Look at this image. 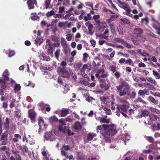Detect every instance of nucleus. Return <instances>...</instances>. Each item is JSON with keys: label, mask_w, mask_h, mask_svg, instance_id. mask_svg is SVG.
I'll use <instances>...</instances> for the list:
<instances>
[{"label": "nucleus", "mask_w": 160, "mask_h": 160, "mask_svg": "<svg viewBox=\"0 0 160 160\" xmlns=\"http://www.w3.org/2000/svg\"><path fill=\"white\" fill-rule=\"evenodd\" d=\"M157 122L156 124H154L152 127V129L153 131H156L157 130H158L160 129V124L158 123V122H160V121H157L156 120L154 121V122Z\"/></svg>", "instance_id": "4be33fe9"}, {"label": "nucleus", "mask_w": 160, "mask_h": 160, "mask_svg": "<svg viewBox=\"0 0 160 160\" xmlns=\"http://www.w3.org/2000/svg\"><path fill=\"white\" fill-rule=\"evenodd\" d=\"M39 17L37 16L36 13H32L31 14V18L32 20H37L39 18Z\"/></svg>", "instance_id": "ea45409f"}, {"label": "nucleus", "mask_w": 160, "mask_h": 160, "mask_svg": "<svg viewBox=\"0 0 160 160\" xmlns=\"http://www.w3.org/2000/svg\"><path fill=\"white\" fill-rule=\"evenodd\" d=\"M81 15L79 16V19L80 20H82L84 18L83 15L84 14V12L83 10L80 11Z\"/></svg>", "instance_id": "13d9d810"}, {"label": "nucleus", "mask_w": 160, "mask_h": 160, "mask_svg": "<svg viewBox=\"0 0 160 160\" xmlns=\"http://www.w3.org/2000/svg\"><path fill=\"white\" fill-rule=\"evenodd\" d=\"M149 100L153 103H155L156 100L152 96H150L149 97Z\"/></svg>", "instance_id": "0e129e2a"}, {"label": "nucleus", "mask_w": 160, "mask_h": 160, "mask_svg": "<svg viewBox=\"0 0 160 160\" xmlns=\"http://www.w3.org/2000/svg\"><path fill=\"white\" fill-rule=\"evenodd\" d=\"M129 104L120 105L117 106V109L122 114V115L126 118L128 116L124 112L127 111V109L128 107Z\"/></svg>", "instance_id": "20e7f679"}, {"label": "nucleus", "mask_w": 160, "mask_h": 160, "mask_svg": "<svg viewBox=\"0 0 160 160\" xmlns=\"http://www.w3.org/2000/svg\"><path fill=\"white\" fill-rule=\"evenodd\" d=\"M119 3V6L122 8H123L126 11H128L130 8L128 4L123 2H121L119 1L118 2Z\"/></svg>", "instance_id": "412c9836"}, {"label": "nucleus", "mask_w": 160, "mask_h": 160, "mask_svg": "<svg viewBox=\"0 0 160 160\" xmlns=\"http://www.w3.org/2000/svg\"><path fill=\"white\" fill-rule=\"evenodd\" d=\"M148 81L150 82V83L154 84L155 85H156V82L154 79L152 78H149L147 79Z\"/></svg>", "instance_id": "c03bdc74"}, {"label": "nucleus", "mask_w": 160, "mask_h": 160, "mask_svg": "<svg viewBox=\"0 0 160 160\" xmlns=\"http://www.w3.org/2000/svg\"><path fill=\"white\" fill-rule=\"evenodd\" d=\"M134 33L137 35V36H138L139 34H141L143 32L142 29L140 28H136L134 31Z\"/></svg>", "instance_id": "7c9ffc66"}, {"label": "nucleus", "mask_w": 160, "mask_h": 160, "mask_svg": "<svg viewBox=\"0 0 160 160\" xmlns=\"http://www.w3.org/2000/svg\"><path fill=\"white\" fill-rule=\"evenodd\" d=\"M100 18L99 15H94L92 17L93 19L95 21L96 23L98 25H99L100 24V21L98 20Z\"/></svg>", "instance_id": "5701e85b"}, {"label": "nucleus", "mask_w": 160, "mask_h": 160, "mask_svg": "<svg viewBox=\"0 0 160 160\" xmlns=\"http://www.w3.org/2000/svg\"><path fill=\"white\" fill-rule=\"evenodd\" d=\"M0 150L5 151L7 154L9 153L8 148L6 146L1 147L0 148Z\"/></svg>", "instance_id": "4c0bfd02"}, {"label": "nucleus", "mask_w": 160, "mask_h": 160, "mask_svg": "<svg viewBox=\"0 0 160 160\" xmlns=\"http://www.w3.org/2000/svg\"><path fill=\"white\" fill-rule=\"evenodd\" d=\"M96 134L94 133H90L87 135V139L88 141H90L95 136Z\"/></svg>", "instance_id": "72a5a7b5"}, {"label": "nucleus", "mask_w": 160, "mask_h": 160, "mask_svg": "<svg viewBox=\"0 0 160 160\" xmlns=\"http://www.w3.org/2000/svg\"><path fill=\"white\" fill-rule=\"evenodd\" d=\"M86 100L87 101L89 102H92L93 100H95V99L92 97H88L86 98Z\"/></svg>", "instance_id": "052dcab7"}, {"label": "nucleus", "mask_w": 160, "mask_h": 160, "mask_svg": "<svg viewBox=\"0 0 160 160\" xmlns=\"http://www.w3.org/2000/svg\"><path fill=\"white\" fill-rule=\"evenodd\" d=\"M29 117L31 118L32 122H33L35 119L36 114L35 112L31 109L30 110L28 111Z\"/></svg>", "instance_id": "ddd939ff"}, {"label": "nucleus", "mask_w": 160, "mask_h": 160, "mask_svg": "<svg viewBox=\"0 0 160 160\" xmlns=\"http://www.w3.org/2000/svg\"><path fill=\"white\" fill-rule=\"evenodd\" d=\"M60 52V50L59 49L57 50L55 53V57L57 59H58L59 56V54Z\"/></svg>", "instance_id": "8fccbe9b"}, {"label": "nucleus", "mask_w": 160, "mask_h": 160, "mask_svg": "<svg viewBox=\"0 0 160 160\" xmlns=\"http://www.w3.org/2000/svg\"><path fill=\"white\" fill-rule=\"evenodd\" d=\"M38 125L39 126V129L44 130L46 128L47 125L44 123L43 119L41 118L38 121Z\"/></svg>", "instance_id": "9b49d317"}, {"label": "nucleus", "mask_w": 160, "mask_h": 160, "mask_svg": "<svg viewBox=\"0 0 160 160\" xmlns=\"http://www.w3.org/2000/svg\"><path fill=\"white\" fill-rule=\"evenodd\" d=\"M111 98L112 100H110L108 97H103L102 99V101L107 106H110L111 103H113V101L114 100V96L112 95L111 96Z\"/></svg>", "instance_id": "39448f33"}, {"label": "nucleus", "mask_w": 160, "mask_h": 160, "mask_svg": "<svg viewBox=\"0 0 160 160\" xmlns=\"http://www.w3.org/2000/svg\"><path fill=\"white\" fill-rule=\"evenodd\" d=\"M88 57V55L87 53H84L83 54V61L84 62L87 61V58Z\"/></svg>", "instance_id": "de8ad7c7"}, {"label": "nucleus", "mask_w": 160, "mask_h": 160, "mask_svg": "<svg viewBox=\"0 0 160 160\" xmlns=\"http://www.w3.org/2000/svg\"><path fill=\"white\" fill-rule=\"evenodd\" d=\"M118 30L119 34H122L123 33V29L120 26L118 27Z\"/></svg>", "instance_id": "6e6d98bb"}, {"label": "nucleus", "mask_w": 160, "mask_h": 160, "mask_svg": "<svg viewBox=\"0 0 160 160\" xmlns=\"http://www.w3.org/2000/svg\"><path fill=\"white\" fill-rule=\"evenodd\" d=\"M120 138L124 142H126L130 139V137L128 133H125L122 135Z\"/></svg>", "instance_id": "f3484780"}, {"label": "nucleus", "mask_w": 160, "mask_h": 160, "mask_svg": "<svg viewBox=\"0 0 160 160\" xmlns=\"http://www.w3.org/2000/svg\"><path fill=\"white\" fill-rule=\"evenodd\" d=\"M74 127L75 129L77 130H79L82 128V126L80 123L78 122H76L75 123Z\"/></svg>", "instance_id": "c9c22d12"}, {"label": "nucleus", "mask_w": 160, "mask_h": 160, "mask_svg": "<svg viewBox=\"0 0 160 160\" xmlns=\"http://www.w3.org/2000/svg\"><path fill=\"white\" fill-rule=\"evenodd\" d=\"M8 81H6L2 78L0 77V88L2 89H5L6 87V82Z\"/></svg>", "instance_id": "a211bd4d"}, {"label": "nucleus", "mask_w": 160, "mask_h": 160, "mask_svg": "<svg viewBox=\"0 0 160 160\" xmlns=\"http://www.w3.org/2000/svg\"><path fill=\"white\" fill-rule=\"evenodd\" d=\"M69 4V1L68 0H58L57 4L59 6H67Z\"/></svg>", "instance_id": "6ab92c4d"}, {"label": "nucleus", "mask_w": 160, "mask_h": 160, "mask_svg": "<svg viewBox=\"0 0 160 160\" xmlns=\"http://www.w3.org/2000/svg\"><path fill=\"white\" fill-rule=\"evenodd\" d=\"M103 109L104 111L106 112L107 114L110 115L111 114V111L109 109H108L107 108L104 107Z\"/></svg>", "instance_id": "603ef678"}, {"label": "nucleus", "mask_w": 160, "mask_h": 160, "mask_svg": "<svg viewBox=\"0 0 160 160\" xmlns=\"http://www.w3.org/2000/svg\"><path fill=\"white\" fill-rule=\"evenodd\" d=\"M43 39L40 37H38L35 40V43L38 46L40 45L42 42Z\"/></svg>", "instance_id": "bb28decb"}, {"label": "nucleus", "mask_w": 160, "mask_h": 160, "mask_svg": "<svg viewBox=\"0 0 160 160\" xmlns=\"http://www.w3.org/2000/svg\"><path fill=\"white\" fill-rule=\"evenodd\" d=\"M146 87L148 88L149 90L154 91L156 89V88L154 86L149 83H146Z\"/></svg>", "instance_id": "f704fd0d"}, {"label": "nucleus", "mask_w": 160, "mask_h": 160, "mask_svg": "<svg viewBox=\"0 0 160 160\" xmlns=\"http://www.w3.org/2000/svg\"><path fill=\"white\" fill-rule=\"evenodd\" d=\"M109 68L110 70L113 73L115 72L116 69V66L112 65H110Z\"/></svg>", "instance_id": "79ce46f5"}, {"label": "nucleus", "mask_w": 160, "mask_h": 160, "mask_svg": "<svg viewBox=\"0 0 160 160\" xmlns=\"http://www.w3.org/2000/svg\"><path fill=\"white\" fill-rule=\"evenodd\" d=\"M114 73L115 76L117 78H118L120 77L121 73L117 71Z\"/></svg>", "instance_id": "774afa93"}, {"label": "nucleus", "mask_w": 160, "mask_h": 160, "mask_svg": "<svg viewBox=\"0 0 160 160\" xmlns=\"http://www.w3.org/2000/svg\"><path fill=\"white\" fill-rule=\"evenodd\" d=\"M39 57L41 58V59H42V60H43L48 61L50 60L49 57V56H46L44 54H41L39 56Z\"/></svg>", "instance_id": "cd10ccee"}, {"label": "nucleus", "mask_w": 160, "mask_h": 160, "mask_svg": "<svg viewBox=\"0 0 160 160\" xmlns=\"http://www.w3.org/2000/svg\"><path fill=\"white\" fill-rule=\"evenodd\" d=\"M21 148L24 153L25 152H27L28 151V148L27 147L25 146H23L21 147Z\"/></svg>", "instance_id": "864d4df0"}, {"label": "nucleus", "mask_w": 160, "mask_h": 160, "mask_svg": "<svg viewBox=\"0 0 160 160\" xmlns=\"http://www.w3.org/2000/svg\"><path fill=\"white\" fill-rule=\"evenodd\" d=\"M1 140H8V135L2 133L1 135Z\"/></svg>", "instance_id": "3c124183"}, {"label": "nucleus", "mask_w": 160, "mask_h": 160, "mask_svg": "<svg viewBox=\"0 0 160 160\" xmlns=\"http://www.w3.org/2000/svg\"><path fill=\"white\" fill-rule=\"evenodd\" d=\"M85 71L81 70V74L83 77L87 78L88 76L87 74L85 73Z\"/></svg>", "instance_id": "338daca9"}, {"label": "nucleus", "mask_w": 160, "mask_h": 160, "mask_svg": "<svg viewBox=\"0 0 160 160\" xmlns=\"http://www.w3.org/2000/svg\"><path fill=\"white\" fill-rule=\"evenodd\" d=\"M79 4L77 7V9L78 10L82 8L84 6V5L81 2H79Z\"/></svg>", "instance_id": "e2e57ef3"}, {"label": "nucleus", "mask_w": 160, "mask_h": 160, "mask_svg": "<svg viewBox=\"0 0 160 160\" xmlns=\"http://www.w3.org/2000/svg\"><path fill=\"white\" fill-rule=\"evenodd\" d=\"M8 71L6 69L3 73V77L2 78L6 81H10L12 83H15V81L12 79L9 78L8 77Z\"/></svg>", "instance_id": "0eeeda50"}, {"label": "nucleus", "mask_w": 160, "mask_h": 160, "mask_svg": "<svg viewBox=\"0 0 160 160\" xmlns=\"http://www.w3.org/2000/svg\"><path fill=\"white\" fill-rule=\"evenodd\" d=\"M27 3L29 9H33L34 8V4H37L36 0H28Z\"/></svg>", "instance_id": "f8f14e48"}, {"label": "nucleus", "mask_w": 160, "mask_h": 160, "mask_svg": "<svg viewBox=\"0 0 160 160\" xmlns=\"http://www.w3.org/2000/svg\"><path fill=\"white\" fill-rule=\"evenodd\" d=\"M115 40L117 42L121 43V44L123 45L124 46L128 48H131V46L130 44H128L126 42L123 41L122 39H121L119 38H116Z\"/></svg>", "instance_id": "9d476101"}, {"label": "nucleus", "mask_w": 160, "mask_h": 160, "mask_svg": "<svg viewBox=\"0 0 160 160\" xmlns=\"http://www.w3.org/2000/svg\"><path fill=\"white\" fill-rule=\"evenodd\" d=\"M38 106L40 107V108L42 110L44 108L46 110L47 112H49L50 110V108L48 106V105L45 104L43 102H40L38 104Z\"/></svg>", "instance_id": "1a4fd4ad"}, {"label": "nucleus", "mask_w": 160, "mask_h": 160, "mask_svg": "<svg viewBox=\"0 0 160 160\" xmlns=\"http://www.w3.org/2000/svg\"><path fill=\"white\" fill-rule=\"evenodd\" d=\"M117 132L113 127L111 126L106 125L105 129L104 132L100 135L101 138H103L107 142H109L111 141L110 137L114 135Z\"/></svg>", "instance_id": "f257e3e1"}, {"label": "nucleus", "mask_w": 160, "mask_h": 160, "mask_svg": "<svg viewBox=\"0 0 160 160\" xmlns=\"http://www.w3.org/2000/svg\"><path fill=\"white\" fill-rule=\"evenodd\" d=\"M13 153L15 155V158L12 156L10 157V160H21V157H20L19 154V152L18 151H16L15 152H13Z\"/></svg>", "instance_id": "2eb2a0df"}, {"label": "nucleus", "mask_w": 160, "mask_h": 160, "mask_svg": "<svg viewBox=\"0 0 160 160\" xmlns=\"http://www.w3.org/2000/svg\"><path fill=\"white\" fill-rule=\"evenodd\" d=\"M109 26H110V27L111 31V32L112 34L114 33L115 32V30L114 26L113 24L112 23H110L109 24Z\"/></svg>", "instance_id": "37998d69"}, {"label": "nucleus", "mask_w": 160, "mask_h": 160, "mask_svg": "<svg viewBox=\"0 0 160 160\" xmlns=\"http://www.w3.org/2000/svg\"><path fill=\"white\" fill-rule=\"evenodd\" d=\"M52 44H47L45 46V48L49 55L52 54Z\"/></svg>", "instance_id": "aec40b11"}, {"label": "nucleus", "mask_w": 160, "mask_h": 160, "mask_svg": "<svg viewBox=\"0 0 160 160\" xmlns=\"http://www.w3.org/2000/svg\"><path fill=\"white\" fill-rule=\"evenodd\" d=\"M61 43L62 46L64 48H67L68 44L67 43L65 39L63 38L62 37L61 38Z\"/></svg>", "instance_id": "393cba45"}, {"label": "nucleus", "mask_w": 160, "mask_h": 160, "mask_svg": "<svg viewBox=\"0 0 160 160\" xmlns=\"http://www.w3.org/2000/svg\"><path fill=\"white\" fill-rule=\"evenodd\" d=\"M148 19L147 18H142L141 20V22L147 24L148 22Z\"/></svg>", "instance_id": "5fc2aeb1"}, {"label": "nucleus", "mask_w": 160, "mask_h": 160, "mask_svg": "<svg viewBox=\"0 0 160 160\" xmlns=\"http://www.w3.org/2000/svg\"><path fill=\"white\" fill-rule=\"evenodd\" d=\"M21 86L20 84H16L14 88V92L15 93L18 92L21 89Z\"/></svg>", "instance_id": "e433bc0d"}, {"label": "nucleus", "mask_w": 160, "mask_h": 160, "mask_svg": "<svg viewBox=\"0 0 160 160\" xmlns=\"http://www.w3.org/2000/svg\"><path fill=\"white\" fill-rule=\"evenodd\" d=\"M100 82V86L101 88L105 90H107L109 88V87L107 84L103 80L101 79Z\"/></svg>", "instance_id": "4468645a"}, {"label": "nucleus", "mask_w": 160, "mask_h": 160, "mask_svg": "<svg viewBox=\"0 0 160 160\" xmlns=\"http://www.w3.org/2000/svg\"><path fill=\"white\" fill-rule=\"evenodd\" d=\"M58 71L61 73L62 74V77H64L68 78L69 76V72L64 68H59L58 69Z\"/></svg>", "instance_id": "6e6552de"}, {"label": "nucleus", "mask_w": 160, "mask_h": 160, "mask_svg": "<svg viewBox=\"0 0 160 160\" xmlns=\"http://www.w3.org/2000/svg\"><path fill=\"white\" fill-rule=\"evenodd\" d=\"M70 110L69 109H62L61 113V117H64L66 115L69 113Z\"/></svg>", "instance_id": "b1692460"}, {"label": "nucleus", "mask_w": 160, "mask_h": 160, "mask_svg": "<svg viewBox=\"0 0 160 160\" xmlns=\"http://www.w3.org/2000/svg\"><path fill=\"white\" fill-rule=\"evenodd\" d=\"M138 94L140 96H144L145 95H148L150 94L148 90L144 89L143 90H140L139 91Z\"/></svg>", "instance_id": "dca6fc26"}, {"label": "nucleus", "mask_w": 160, "mask_h": 160, "mask_svg": "<svg viewBox=\"0 0 160 160\" xmlns=\"http://www.w3.org/2000/svg\"><path fill=\"white\" fill-rule=\"evenodd\" d=\"M153 27L156 29L158 30V31H157V32L158 34L160 35V27H158L155 24H153Z\"/></svg>", "instance_id": "69168bd1"}, {"label": "nucleus", "mask_w": 160, "mask_h": 160, "mask_svg": "<svg viewBox=\"0 0 160 160\" xmlns=\"http://www.w3.org/2000/svg\"><path fill=\"white\" fill-rule=\"evenodd\" d=\"M44 137L47 140H49L51 141H53L56 139V136L52 134L51 132L46 133L44 134Z\"/></svg>", "instance_id": "423d86ee"}, {"label": "nucleus", "mask_w": 160, "mask_h": 160, "mask_svg": "<svg viewBox=\"0 0 160 160\" xmlns=\"http://www.w3.org/2000/svg\"><path fill=\"white\" fill-rule=\"evenodd\" d=\"M68 127L62 125H60L59 126V129L60 131L63 132L64 133L65 132L66 129H67Z\"/></svg>", "instance_id": "473e14b6"}, {"label": "nucleus", "mask_w": 160, "mask_h": 160, "mask_svg": "<svg viewBox=\"0 0 160 160\" xmlns=\"http://www.w3.org/2000/svg\"><path fill=\"white\" fill-rule=\"evenodd\" d=\"M136 93L135 91H132L130 94V97L132 98H134L136 96Z\"/></svg>", "instance_id": "bf43d9fd"}, {"label": "nucleus", "mask_w": 160, "mask_h": 160, "mask_svg": "<svg viewBox=\"0 0 160 160\" xmlns=\"http://www.w3.org/2000/svg\"><path fill=\"white\" fill-rule=\"evenodd\" d=\"M106 125H103L102 126L100 125L97 126V129L98 130H101L100 131V133H101V135L102 134V133H103V131H104V132L105 131V129L106 128Z\"/></svg>", "instance_id": "2f4dec72"}, {"label": "nucleus", "mask_w": 160, "mask_h": 160, "mask_svg": "<svg viewBox=\"0 0 160 160\" xmlns=\"http://www.w3.org/2000/svg\"><path fill=\"white\" fill-rule=\"evenodd\" d=\"M134 102L136 103H139L143 104H145L146 103V102L144 101L140 97H139L136 99L134 101Z\"/></svg>", "instance_id": "c756f323"}, {"label": "nucleus", "mask_w": 160, "mask_h": 160, "mask_svg": "<svg viewBox=\"0 0 160 160\" xmlns=\"http://www.w3.org/2000/svg\"><path fill=\"white\" fill-rule=\"evenodd\" d=\"M142 115L141 117L143 116L147 118L148 123H147L146 122H144L145 124L151 125L154 123V121L156 120L157 121H160V117L159 116H157L154 114H149L148 111L146 110H142L141 111Z\"/></svg>", "instance_id": "f03ea898"}, {"label": "nucleus", "mask_w": 160, "mask_h": 160, "mask_svg": "<svg viewBox=\"0 0 160 160\" xmlns=\"http://www.w3.org/2000/svg\"><path fill=\"white\" fill-rule=\"evenodd\" d=\"M64 133H67L69 136L73 135L74 134V133L72 132L69 129V128L68 127L67 129H66L65 132Z\"/></svg>", "instance_id": "49530a36"}, {"label": "nucleus", "mask_w": 160, "mask_h": 160, "mask_svg": "<svg viewBox=\"0 0 160 160\" xmlns=\"http://www.w3.org/2000/svg\"><path fill=\"white\" fill-rule=\"evenodd\" d=\"M58 118L55 116H51L49 118V120L50 122H53L57 121Z\"/></svg>", "instance_id": "09e8293b"}, {"label": "nucleus", "mask_w": 160, "mask_h": 160, "mask_svg": "<svg viewBox=\"0 0 160 160\" xmlns=\"http://www.w3.org/2000/svg\"><path fill=\"white\" fill-rule=\"evenodd\" d=\"M120 20L124 23L128 24L130 23V22L126 18H121Z\"/></svg>", "instance_id": "680f3d73"}, {"label": "nucleus", "mask_w": 160, "mask_h": 160, "mask_svg": "<svg viewBox=\"0 0 160 160\" xmlns=\"http://www.w3.org/2000/svg\"><path fill=\"white\" fill-rule=\"evenodd\" d=\"M85 4L87 6L90 7L92 8V9L93 10H95V9H94L93 8V5L92 3L90 2H85Z\"/></svg>", "instance_id": "a18cd8bd"}, {"label": "nucleus", "mask_w": 160, "mask_h": 160, "mask_svg": "<svg viewBox=\"0 0 160 160\" xmlns=\"http://www.w3.org/2000/svg\"><path fill=\"white\" fill-rule=\"evenodd\" d=\"M104 72V69L103 68H100L98 69L97 72V73L95 74V76L98 78H100L101 75Z\"/></svg>", "instance_id": "c85d7f7f"}, {"label": "nucleus", "mask_w": 160, "mask_h": 160, "mask_svg": "<svg viewBox=\"0 0 160 160\" xmlns=\"http://www.w3.org/2000/svg\"><path fill=\"white\" fill-rule=\"evenodd\" d=\"M69 90V85H66L64 86L63 93L64 94L66 93Z\"/></svg>", "instance_id": "58836bf2"}, {"label": "nucleus", "mask_w": 160, "mask_h": 160, "mask_svg": "<svg viewBox=\"0 0 160 160\" xmlns=\"http://www.w3.org/2000/svg\"><path fill=\"white\" fill-rule=\"evenodd\" d=\"M152 72V74L154 76L156 79H159L160 78V76L157 72L153 70Z\"/></svg>", "instance_id": "a19ab883"}, {"label": "nucleus", "mask_w": 160, "mask_h": 160, "mask_svg": "<svg viewBox=\"0 0 160 160\" xmlns=\"http://www.w3.org/2000/svg\"><path fill=\"white\" fill-rule=\"evenodd\" d=\"M116 87L120 96H124L126 94L130 88L128 83L125 81H122Z\"/></svg>", "instance_id": "7ed1b4c3"}, {"label": "nucleus", "mask_w": 160, "mask_h": 160, "mask_svg": "<svg viewBox=\"0 0 160 160\" xmlns=\"http://www.w3.org/2000/svg\"><path fill=\"white\" fill-rule=\"evenodd\" d=\"M85 25L88 27L89 33H90L92 29L93 25L89 21L85 23Z\"/></svg>", "instance_id": "a878e982"}, {"label": "nucleus", "mask_w": 160, "mask_h": 160, "mask_svg": "<svg viewBox=\"0 0 160 160\" xmlns=\"http://www.w3.org/2000/svg\"><path fill=\"white\" fill-rule=\"evenodd\" d=\"M54 12L52 10L49 12H48L46 14V15L47 17H50L52 15L54 14Z\"/></svg>", "instance_id": "4d7b16f0"}]
</instances>
